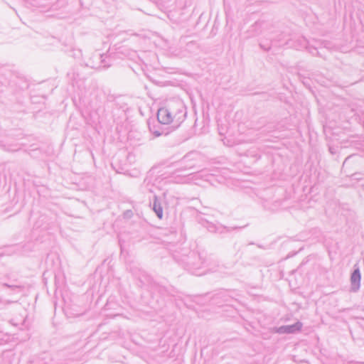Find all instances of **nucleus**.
<instances>
[{"label":"nucleus","mask_w":364,"mask_h":364,"mask_svg":"<svg viewBox=\"0 0 364 364\" xmlns=\"http://www.w3.org/2000/svg\"><path fill=\"white\" fill-rule=\"evenodd\" d=\"M186 112L185 105L179 100H173L168 102L166 105L160 108L157 112L159 122L164 124L172 122L180 124L186 117Z\"/></svg>","instance_id":"f257e3e1"},{"label":"nucleus","mask_w":364,"mask_h":364,"mask_svg":"<svg viewBox=\"0 0 364 364\" xmlns=\"http://www.w3.org/2000/svg\"><path fill=\"white\" fill-rule=\"evenodd\" d=\"M353 273H355V274H358V273H360V270L358 268L354 269V271L353 272Z\"/></svg>","instance_id":"423d86ee"},{"label":"nucleus","mask_w":364,"mask_h":364,"mask_svg":"<svg viewBox=\"0 0 364 364\" xmlns=\"http://www.w3.org/2000/svg\"><path fill=\"white\" fill-rule=\"evenodd\" d=\"M361 274H351L350 277V291L356 292L360 287Z\"/></svg>","instance_id":"7ed1b4c3"},{"label":"nucleus","mask_w":364,"mask_h":364,"mask_svg":"<svg viewBox=\"0 0 364 364\" xmlns=\"http://www.w3.org/2000/svg\"><path fill=\"white\" fill-rule=\"evenodd\" d=\"M4 286L7 287L17 292H20L24 289V286L16 280L4 283Z\"/></svg>","instance_id":"20e7f679"},{"label":"nucleus","mask_w":364,"mask_h":364,"mask_svg":"<svg viewBox=\"0 0 364 364\" xmlns=\"http://www.w3.org/2000/svg\"><path fill=\"white\" fill-rule=\"evenodd\" d=\"M153 210L156 213V215L161 219L163 216V210L159 203L154 200L153 203Z\"/></svg>","instance_id":"39448f33"},{"label":"nucleus","mask_w":364,"mask_h":364,"mask_svg":"<svg viewBox=\"0 0 364 364\" xmlns=\"http://www.w3.org/2000/svg\"><path fill=\"white\" fill-rule=\"evenodd\" d=\"M97 57H99V58H102V55H101V54H98V55H97Z\"/></svg>","instance_id":"6e6552de"},{"label":"nucleus","mask_w":364,"mask_h":364,"mask_svg":"<svg viewBox=\"0 0 364 364\" xmlns=\"http://www.w3.org/2000/svg\"><path fill=\"white\" fill-rule=\"evenodd\" d=\"M154 134H155V136H159L161 135V133L159 132L156 131V132H154Z\"/></svg>","instance_id":"0eeeda50"},{"label":"nucleus","mask_w":364,"mask_h":364,"mask_svg":"<svg viewBox=\"0 0 364 364\" xmlns=\"http://www.w3.org/2000/svg\"><path fill=\"white\" fill-rule=\"evenodd\" d=\"M302 328V323L299 321L292 324L282 326L278 328L277 332L279 333H294L299 331Z\"/></svg>","instance_id":"f03ea898"}]
</instances>
